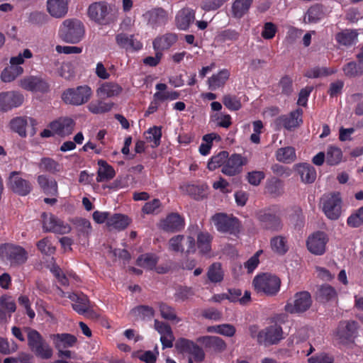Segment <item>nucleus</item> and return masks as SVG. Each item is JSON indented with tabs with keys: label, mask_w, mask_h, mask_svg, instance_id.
Returning <instances> with one entry per match:
<instances>
[{
	"label": "nucleus",
	"mask_w": 363,
	"mask_h": 363,
	"mask_svg": "<svg viewBox=\"0 0 363 363\" xmlns=\"http://www.w3.org/2000/svg\"><path fill=\"white\" fill-rule=\"evenodd\" d=\"M114 6L106 1H99L91 4L87 9L89 19L100 26H108L114 23L117 18Z\"/></svg>",
	"instance_id": "1"
},
{
	"label": "nucleus",
	"mask_w": 363,
	"mask_h": 363,
	"mask_svg": "<svg viewBox=\"0 0 363 363\" xmlns=\"http://www.w3.org/2000/svg\"><path fill=\"white\" fill-rule=\"evenodd\" d=\"M85 33L84 23L77 18L65 20L60 26L58 35L61 40L68 43H78Z\"/></svg>",
	"instance_id": "2"
},
{
	"label": "nucleus",
	"mask_w": 363,
	"mask_h": 363,
	"mask_svg": "<svg viewBox=\"0 0 363 363\" xmlns=\"http://www.w3.org/2000/svg\"><path fill=\"white\" fill-rule=\"evenodd\" d=\"M255 290L269 296L277 294L280 290L281 280L276 276L268 273L257 275L252 281Z\"/></svg>",
	"instance_id": "3"
},
{
	"label": "nucleus",
	"mask_w": 363,
	"mask_h": 363,
	"mask_svg": "<svg viewBox=\"0 0 363 363\" xmlns=\"http://www.w3.org/2000/svg\"><path fill=\"white\" fill-rule=\"evenodd\" d=\"M92 95L91 88L84 84L65 89L62 92L61 98L66 104L79 106L86 104Z\"/></svg>",
	"instance_id": "4"
},
{
	"label": "nucleus",
	"mask_w": 363,
	"mask_h": 363,
	"mask_svg": "<svg viewBox=\"0 0 363 363\" xmlns=\"http://www.w3.org/2000/svg\"><path fill=\"white\" fill-rule=\"evenodd\" d=\"M320 204L323 212L328 219L335 220L340 217L342 200L340 192L325 194L320 199Z\"/></svg>",
	"instance_id": "5"
},
{
	"label": "nucleus",
	"mask_w": 363,
	"mask_h": 363,
	"mask_svg": "<svg viewBox=\"0 0 363 363\" xmlns=\"http://www.w3.org/2000/svg\"><path fill=\"white\" fill-rule=\"evenodd\" d=\"M359 324L355 320H342L339 323L335 337L338 344L348 346L354 342L357 335Z\"/></svg>",
	"instance_id": "6"
},
{
	"label": "nucleus",
	"mask_w": 363,
	"mask_h": 363,
	"mask_svg": "<svg viewBox=\"0 0 363 363\" xmlns=\"http://www.w3.org/2000/svg\"><path fill=\"white\" fill-rule=\"evenodd\" d=\"M0 256L5 257L11 266H19L28 259V252L19 245L6 243L0 245Z\"/></svg>",
	"instance_id": "7"
},
{
	"label": "nucleus",
	"mask_w": 363,
	"mask_h": 363,
	"mask_svg": "<svg viewBox=\"0 0 363 363\" xmlns=\"http://www.w3.org/2000/svg\"><path fill=\"white\" fill-rule=\"evenodd\" d=\"M212 220L218 231L228 233L231 235H237L240 233L241 223L238 218L228 216L225 213H216Z\"/></svg>",
	"instance_id": "8"
},
{
	"label": "nucleus",
	"mask_w": 363,
	"mask_h": 363,
	"mask_svg": "<svg viewBox=\"0 0 363 363\" xmlns=\"http://www.w3.org/2000/svg\"><path fill=\"white\" fill-rule=\"evenodd\" d=\"M7 186L13 193L26 196L33 190L30 181L22 177V172L13 171L9 174Z\"/></svg>",
	"instance_id": "9"
},
{
	"label": "nucleus",
	"mask_w": 363,
	"mask_h": 363,
	"mask_svg": "<svg viewBox=\"0 0 363 363\" xmlns=\"http://www.w3.org/2000/svg\"><path fill=\"white\" fill-rule=\"evenodd\" d=\"M20 86L25 90L45 94L50 91V84L47 79L41 75H30L20 81Z\"/></svg>",
	"instance_id": "10"
},
{
	"label": "nucleus",
	"mask_w": 363,
	"mask_h": 363,
	"mask_svg": "<svg viewBox=\"0 0 363 363\" xmlns=\"http://www.w3.org/2000/svg\"><path fill=\"white\" fill-rule=\"evenodd\" d=\"M311 296L308 291H301L295 294L294 300L288 301L284 306L286 312L299 313L306 311L311 306Z\"/></svg>",
	"instance_id": "11"
},
{
	"label": "nucleus",
	"mask_w": 363,
	"mask_h": 363,
	"mask_svg": "<svg viewBox=\"0 0 363 363\" xmlns=\"http://www.w3.org/2000/svg\"><path fill=\"white\" fill-rule=\"evenodd\" d=\"M257 218L265 230L278 232L283 228L280 216L272 211L271 208L259 211L257 213Z\"/></svg>",
	"instance_id": "12"
},
{
	"label": "nucleus",
	"mask_w": 363,
	"mask_h": 363,
	"mask_svg": "<svg viewBox=\"0 0 363 363\" xmlns=\"http://www.w3.org/2000/svg\"><path fill=\"white\" fill-rule=\"evenodd\" d=\"M175 348L181 354L191 355L196 362H201L205 358L203 349L194 341L186 338H179L175 343Z\"/></svg>",
	"instance_id": "13"
},
{
	"label": "nucleus",
	"mask_w": 363,
	"mask_h": 363,
	"mask_svg": "<svg viewBox=\"0 0 363 363\" xmlns=\"http://www.w3.org/2000/svg\"><path fill=\"white\" fill-rule=\"evenodd\" d=\"M175 348L181 354L191 355L196 362H201L205 358L203 349L194 341L186 338H179L175 343Z\"/></svg>",
	"instance_id": "14"
},
{
	"label": "nucleus",
	"mask_w": 363,
	"mask_h": 363,
	"mask_svg": "<svg viewBox=\"0 0 363 363\" xmlns=\"http://www.w3.org/2000/svg\"><path fill=\"white\" fill-rule=\"evenodd\" d=\"M43 229L45 232H52L57 234L68 233L71 228L63 221L51 213H42Z\"/></svg>",
	"instance_id": "15"
},
{
	"label": "nucleus",
	"mask_w": 363,
	"mask_h": 363,
	"mask_svg": "<svg viewBox=\"0 0 363 363\" xmlns=\"http://www.w3.org/2000/svg\"><path fill=\"white\" fill-rule=\"evenodd\" d=\"M283 339V330L280 325H274L259 331L257 342L260 345H275Z\"/></svg>",
	"instance_id": "16"
},
{
	"label": "nucleus",
	"mask_w": 363,
	"mask_h": 363,
	"mask_svg": "<svg viewBox=\"0 0 363 363\" xmlns=\"http://www.w3.org/2000/svg\"><path fill=\"white\" fill-rule=\"evenodd\" d=\"M328 241V238L324 232L317 231L308 238L306 246L312 254L322 255L325 252Z\"/></svg>",
	"instance_id": "17"
},
{
	"label": "nucleus",
	"mask_w": 363,
	"mask_h": 363,
	"mask_svg": "<svg viewBox=\"0 0 363 363\" xmlns=\"http://www.w3.org/2000/svg\"><path fill=\"white\" fill-rule=\"evenodd\" d=\"M185 227L184 218L178 213H170L162 219L160 228L164 232L177 233L182 231Z\"/></svg>",
	"instance_id": "18"
},
{
	"label": "nucleus",
	"mask_w": 363,
	"mask_h": 363,
	"mask_svg": "<svg viewBox=\"0 0 363 363\" xmlns=\"http://www.w3.org/2000/svg\"><path fill=\"white\" fill-rule=\"evenodd\" d=\"M194 235H196V245L199 253L208 255L211 251L213 236L208 232L200 231L197 225H191L188 229Z\"/></svg>",
	"instance_id": "19"
},
{
	"label": "nucleus",
	"mask_w": 363,
	"mask_h": 363,
	"mask_svg": "<svg viewBox=\"0 0 363 363\" xmlns=\"http://www.w3.org/2000/svg\"><path fill=\"white\" fill-rule=\"evenodd\" d=\"M24 101L23 95L17 91L0 93V111L7 112L20 106Z\"/></svg>",
	"instance_id": "20"
},
{
	"label": "nucleus",
	"mask_w": 363,
	"mask_h": 363,
	"mask_svg": "<svg viewBox=\"0 0 363 363\" xmlns=\"http://www.w3.org/2000/svg\"><path fill=\"white\" fill-rule=\"evenodd\" d=\"M247 163V159L240 154H233L228 157L222 167L221 172L227 176H235L239 174L242 166Z\"/></svg>",
	"instance_id": "21"
},
{
	"label": "nucleus",
	"mask_w": 363,
	"mask_h": 363,
	"mask_svg": "<svg viewBox=\"0 0 363 363\" xmlns=\"http://www.w3.org/2000/svg\"><path fill=\"white\" fill-rule=\"evenodd\" d=\"M303 110L300 108L291 111L289 115H282L279 116L276 123L278 125L282 126L287 130H291L299 126L303 121L301 116Z\"/></svg>",
	"instance_id": "22"
},
{
	"label": "nucleus",
	"mask_w": 363,
	"mask_h": 363,
	"mask_svg": "<svg viewBox=\"0 0 363 363\" xmlns=\"http://www.w3.org/2000/svg\"><path fill=\"white\" fill-rule=\"evenodd\" d=\"M116 42L121 48L129 52L138 51L143 48V43L134 35L118 33L116 35Z\"/></svg>",
	"instance_id": "23"
},
{
	"label": "nucleus",
	"mask_w": 363,
	"mask_h": 363,
	"mask_svg": "<svg viewBox=\"0 0 363 363\" xmlns=\"http://www.w3.org/2000/svg\"><path fill=\"white\" fill-rule=\"evenodd\" d=\"M143 18L147 21V24L155 28L166 23L167 13L164 9L157 7L146 11L143 13Z\"/></svg>",
	"instance_id": "24"
},
{
	"label": "nucleus",
	"mask_w": 363,
	"mask_h": 363,
	"mask_svg": "<svg viewBox=\"0 0 363 363\" xmlns=\"http://www.w3.org/2000/svg\"><path fill=\"white\" fill-rule=\"evenodd\" d=\"M74 125L75 123L73 119L65 117L60 118L50 123V128L54 133L63 137L72 133Z\"/></svg>",
	"instance_id": "25"
},
{
	"label": "nucleus",
	"mask_w": 363,
	"mask_h": 363,
	"mask_svg": "<svg viewBox=\"0 0 363 363\" xmlns=\"http://www.w3.org/2000/svg\"><path fill=\"white\" fill-rule=\"evenodd\" d=\"M195 20V11L189 7L180 9L175 16V24L178 29L186 30Z\"/></svg>",
	"instance_id": "26"
},
{
	"label": "nucleus",
	"mask_w": 363,
	"mask_h": 363,
	"mask_svg": "<svg viewBox=\"0 0 363 363\" xmlns=\"http://www.w3.org/2000/svg\"><path fill=\"white\" fill-rule=\"evenodd\" d=\"M70 0H48L47 11L49 14L56 18L65 17L68 12Z\"/></svg>",
	"instance_id": "27"
},
{
	"label": "nucleus",
	"mask_w": 363,
	"mask_h": 363,
	"mask_svg": "<svg viewBox=\"0 0 363 363\" xmlns=\"http://www.w3.org/2000/svg\"><path fill=\"white\" fill-rule=\"evenodd\" d=\"M197 342L202 344L206 350L216 352H221L226 348L225 341L216 336H202L197 339Z\"/></svg>",
	"instance_id": "28"
},
{
	"label": "nucleus",
	"mask_w": 363,
	"mask_h": 363,
	"mask_svg": "<svg viewBox=\"0 0 363 363\" xmlns=\"http://www.w3.org/2000/svg\"><path fill=\"white\" fill-rule=\"evenodd\" d=\"M55 349L69 348L74 347L77 342L75 335L70 333H57L50 336Z\"/></svg>",
	"instance_id": "29"
},
{
	"label": "nucleus",
	"mask_w": 363,
	"mask_h": 363,
	"mask_svg": "<svg viewBox=\"0 0 363 363\" xmlns=\"http://www.w3.org/2000/svg\"><path fill=\"white\" fill-rule=\"evenodd\" d=\"M253 0H235L231 6V16L235 19H240L248 13Z\"/></svg>",
	"instance_id": "30"
},
{
	"label": "nucleus",
	"mask_w": 363,
	"mask_h": 363,
	"mask_svg": "<svg viewBox=\"0 0 363 363\" xmlns=\"http://www.w3.org/2000/svg\"><path fill=\"white\" fill-rule=\"evenodd\" d=\"M123 91L121 85L116 82H104L96 89V94L99 96L107 98L118 96Z\"/></svg>",
	"instance_id": "31"
},
{
	"label": "nucleus",
	"mask_w": 363,
	"mask_h": 363,
	"mask_svg": "<svg viewBox=\"0 0 363 363\" xmlns=\"http://www.w3.org/2000/svg\"><path fill=\"white\" fill-rule=\"evenodd\" d=\"M230 73L228 69H223L217 74H213L208 79L209 89L215 91L220 87L224 86L226 82L230 77Z\"/></svg>",
	"instance_id": "32"
},
{
	"label": "nucleus",
	"mask_w": 363,
	"mask_h": 363,
	"mask_svg": "<svg viewBox=\"0 0 363 363\" xmlns=\"http://www.w3.org/2000/svg\"><path fill=\"white\" fill-rule=\"evenodd\" d=\"M177 41L175 33H166L161 37L155 38L153 41V48L156 51L168 50Z\"/></svg>",
	"instance_id": "33"
},
{
	"label": "nucleus",
	"mask_w": 363,
	"mask_h": 363,
	"mask_svg": "<svg viewBox=\"0 0 363 363\" xmlns=\"http://www.w3.org/2000/svg\"><path fill=\"white\" fill-rule=\"evenodd\" d=\"M23 330L27 334L28 345L31 352H34L38 347L44 343L45 340L38 331L33 328L24 327Z\"/></svg>",
	"instance_id": "34"
},
{
	"label": "nucleus",
	"mask_w": 363,
	"mask_h": 363,
	"mask_svg": "<svg viewBox=\"0 0 363 363\" xmlns=\"http://www.w3.org/2000/svg\"><path fill=\"white\" fill-rule=\"evenodd\" d=\"M265 193L274 198L279 197L284 194V183L276 177L267 179L265 184Z\"/></svg>",
	"instance_id": "35"
},
{
	"label": "nucleus",
	"mask_w": 363,
	"mask_h": 363,
	"mask_svg": "<svg viewBox=\"0 0 363 363\" xmlns=\"http://www.w3.org/2000/svg\"><path fill=\"white\" fill-rule=\"evenodd\" d=\"M97 163L99 166L96 177V181L98 182L110 180L115 177L116 172L112 166L108 164L106 161L99 160Z\"/></svg>",
	"instance_id": "36"
},
{
	"label": "nucleus",
	"mask_w": 363,
	"mask_h": 363,
	"mask_svg": "<svg viewBox=\"0 0 363 363\" xmlns=\"http://www.w3.org/2000/svg\"><path fill=\"white\" fill-rule=\"evenodd\" d=\"M130 218L121 213H115L107 221V225L118 230H123L130 223Z\"/></svg>",
	"instance_id": "37"
},
{
	"label": "nucleus",
	"mask_w": 363,
	"mask_h": 363,
	"mask_svg": "<svg viewBox=\"0 0 363 363\" xmlns=\"http://www.w3.org/2000/svg\"><path fill=\"white\" fill-rule=\"evenodd\" d=\"M337 298V293L335 289L329 284L321 285L317 291V298L320 302L335 301Z\"/></svg>",
	"instance_id": "38"
},
{
	"label": "nucleus",
	"mask_w": 363,
	"mask_h": 363,
	"mask_svg": "<svg viewBox=\"0 0 363 363\" xmlns=\"http://www.w3.org/2000/svg\"><path fill=\"white\" fill-rule=\"evenodd\" d=\"M38 183L45 194L54 196L57 193V184L55 179H50L45 175H39Z\"/></svg>",
	"instance_id": "39"
},
{
	"label": "nucleus",
	"mask_w": 363,
	"mask_h": 363,
	"mask_svg": "<svg viewBox=\"0 0 363 363\" xmlns=\"http://www.w3.org/2000/svg\"><path fill=\"white\" fill-rule=\"evenodd\" d=\"M298 173L301 181L305 184H311L316 179V171L315 168L308 164H301L298 167Z\"/></svg>",
	"instance_id": "40"
},
{
	"label": "nucleus",
	"mask_w": 363,
	"mask_h": 363,
	"mask_svg": "<svg viewBox=\"0 0 363 363\" xmlns=\"http://www.w3.org/2000/svg\"><path fill=\"white\" fill-rule=\"evenodd\" d=\"M324 17L323 7L320 4L311 6L307 11L304 21L309 23H315Z\"/></svg>",
	"instance_id": "41"
},
{
	"label": "nucleus",
	"mask_w": 363,
	"mask_h": 363,
	"mask_svg": "<svg viewBox=\"0 0 363 363\" xmlns=\"http://www.w3.org/2000/svg\"><path fill=\"white\" fill-rule=\"evenodd\" d=\"M358 33L354 30H345L335 35L336 41L345 46H351L357 39Z\"/></svg>",
	"instance_id": "42"
},
{
	"label": "nucleus",
	"mask_w": 363,
	"mask_h": 363,
	"mask_svg": "<svg viewBox=\"0 0 363 363\" xmlns=\"http://www.w3.org/2000/svg\"><path fill=\"white\" fill-rule=\"evenodd\" d=\"M114 103L106 102L103 100L93 101L89 104L88 110L94 114H103L109 112L113 107Z\"/></svg>",
	"instance_id": "43"
},
{
	"label": "nucleus",
	"mask_w": 363,
	"mask_h": 363,
	"mask_svg": "<svg viewBox=\"0 0 363 363\" xmlns=\"http://www.w3.org/2000/svg\"><path fill=\"white\" fill-rule=\"evenodd\" d=\"M130 313L135 317V320H150L155 315L153 308L145 305H140L133 308Z\"/></svg>",
	"instance_id": "44"
},
{
	"label": "nucleus",
	"mask_w": 363,
	"mask_h": 363,
	"mask_svg": "<svg viewBox=\"0 0 363 363\" xmlns=\"http://www.w3.org/2000/svg\"><path fill=\"white\" fill-rule=\"evenodd\" d=\"M296 157V150L291 146L279 148L276 152V158L281 162L291 163Z\"/></svg>",
	"instance_id": "45"
},
{
	"label": "nucleus",
	"mask_w": 363,
	"mask_h": 363,
	"mask_svg": "<svg viewBox=\"0 0 363 363\" xmlns=\"http://www.w3.org/2000/svg\"><path fill=\"white\" fill-rule=\"evenodd\" d=\"M326 163L330 166L337 165L342 159V150L336 146H328L326 151Z\"/></svg>",
	"instance_id": "46"
},
{
	"label": "nucleus",
	"mask_w": 363,
	"mask_h": 363,
	"mask_svg": "<svg viewBox=\"0 0 363 363\" xmlns=\"http://www.w3.org/2000/svg\"><path fill=\"white\" fill-rule=\"evenodd\" d=\"M270 245L273 252L279 255H285L289 250L286 239L281 235H277L271 238Z\"/></svg>",
	"instance_id": "47"
},
{
	"label": "nucleus",
	"mask_w": 363,
	"mask_h": 363,
	"mask_svg": "<svg viewBox=\"0 0 363 363\" xmlns=\"http://www.w3.org/2000/svg\"><path fill=\"white\" fill-rule=\"evenodd\" d=\"M72 301H76L72 304V308L79 314H84L87 312L89 308L88 298L86 296H78L76 294H72L68 296Z\"/></svg>",
	"instance_id": "48"
},
{
	"label": "nucleus",
	"mask_w": 363,
	"mask_h": 363,
	"mask_svg": "<svg viewBox=\"0 0 363 363\" xmlns=\"http://www.w3.org/2000/svg\"><path fill=\"white\" fill-rule=\"evenodd\" d=\"M158 262V257L154 254L146 253L140 255L137 260L136 264L140 267L153 269Z\"/></svg>",
	"instance_id": "49"
},
{
	"label": "nucleus",
	"mask_w": 363,
	"mask_h": 363,
	"mask_svg": "<svg viewBox=\"0 0 363 363\" xmlns=\"http://www.w3.org/2000/svg\"><path fill=\"white\" fill-rule=\"evenodd\" d=\"M23 72L22 67L10 65L4 69L1 74V79L4 82H11Z\"/></svg>",
	"instance_id": "50"
},
{
	"label": "nucleus",
	"mask_w": 363,
	"mask_h": 363,
	"mask_svg": "<svg viewBox=\"0 0 363 363\" xmlns=\"http://www.w3.org/2000/svg\"><path fill=\"white\" fill-rule=\"evenodd\" d=\"M336 72V69L328 68L325 67H315L308 69L306 72L305 77L308 78H319L321 77H328L335 74Z\"/></svg>",
	"instance_id": "51"
},
{
	"label": "nucleus",
	"mask_w": 363,
	"mask_h": 363,
	"mask_svg": "<svg viewBox=\"0 0 363 363\" xmlns=\"http://www.w3.org/2000/svg\"><path fill=\"white\" fill-rule=\"evenodd\" d=\"M207 277L211 282H220L223 279V272L220 263H213L208 268Z\"/></svg>",
	"instance_id": "52"
},
{
	"label": "nucleus",
	"mask_w": 363,
	"mask_h": 363,
	"mask_svg": "<svg viewBox=\"0 0 363 363\" xmlns=\"http://www.w3.org/2000/svg\"><path fill=\"white\" fill-rule=\"evenodd\" d=\"M27 120L23 117H16L10 121L11 129L21 137L26 136Z\"/></svg>",
	"instance_id": "53"
},
{
	"label": "nucleus",
	"mask_w": 363,
	"mask_h": 363,
	"mask_svg": "<svg viewBox=\"0 0 363 363\" xmlns=\"http://www.w3.org/2000/svg\"><path fill=\"white\" fill-rule=\"evenodd\" d=\"M228 156L229 154L227 151H220L217 155L212 156L208 162V169L211 171H213L218 167H223Z\"/></svg>",
	"instance_id": "54"
},
{
	"label": "nucleus",
	"mask_w": 363,
	"mask_h": 363,
	"mask_svg": "<svg viewBox=\"0 0 363 363\" xmlns=\"http://www.w3.org/2000/svg\"><path fill=\"white\" fill-rule=\"evenodd\" d=\"M159 308L162 318L167 320H177L179 322L181 320L177 318L174 308L166 303L161 302L159 303Z\"/></svg>",
	"instance_id": "55"
},
{
	"label": "nucleus",
	"mask_w": 363,
	"mask_h": 363,
	"mask_svg": "<svg viewBox=\"0 0 363 363\" xmlns=\"http://www.w3.org/2000/svg\"><path fill=\"white\" fill-rule=\"evenodd\" d=\"M347 225L352 228H357L363 225V206L347 218Z\"/></svg>",
	"instance_id": "56"
},
{
	"label": "nucleus",
	"mask_w": 363,
	"mask_h": 363,
	"mask_svg": "<svg viewBox=\"0 0 363 363\" xmlns=\"http://www.w3.org/2000/svg\"><path fill=\"white\" fill-rule=\"evenodd\" d=\"M222 101L224 106L231 111H236L242 108L240 99L235 95H224Z\"/></svg>",
	"instance_id": "57"
},
{
	"label": "nucleus",
	"mask_w": 363,
	"mask_h": 363,
	"mask_svg": "<svg viewBox=\"0 0 363 363\" xmlns=\"http://www.w3.org/2000/svg\"><path fill=\"white\" fill-rule=\"evenodd\" d=\"M37 247L45 255L50 256L55 252L56 248L49 237L44 238L37 242Z\"/></svg>",
	"instance_id": "58"
},
{
	"label": "nucleus",
	"mask_w": 363,
	"mask_h": 363,
	"mask_svg": "<svg viewBox=\"0 0 363 363\" xmlns=\"http://www.w3.org/2000/svg\"><path fill=\"white\" fill-rule=\"evenodd\" d=\"M185 191L195 200H201L206 195V188L203 185L188 184L185 187Z\"/></svg>",
	"instance_id": "59"
},
{
	"label": "nucleus",
	"mask_w": 363,
	"mask_h": 363,
	"mask_svg": "<svg viewBox=\"0 0 363 363\" xmlns=\"http://www.w3.org/2000/svg\"><path fill=\"white\" fill-rule=\"evenodd\" d=\"M195 295V291L190 286H179L174 294V298L177 301H185Z\"/></svg>",
	"instance_id": "60"
},
{
	"label": "nucleus",
	"mask_w": 363,
	"mask_h": 363,
	"mask_svg": "<svg viewBox=\"0 0 363 363\" xmlns=\"http://www.w3.org/2000/svg\"><path fill=\"white\" fill-rule=\"evenodd\" d=\"M344 74L349 78H354L362 74L363 71L360 66L355 62H350L345 64L342 67Z\"/></svg>",
	"instance_id": "61"
},
{
	"label": "nucleus",
	"mask_w": 363,
	"mask_h": 363,
	"mask_svg": "<svg viewBox=\"0 0 363 363\" xmlns=\"http://www.w3.org/2000/svg\"><path fill=\"white\" fill-rule=\"evenodd\" d=\"M40 168L52 174L60 172V164L50 157H43L40 160Z\"/></svg>",
	"instance_id": "62"
},
{
	"label": "nucleus",
	"mask_w": 363,
	"mask_h": 363,
	"mask_svg": "<svg viewBox=\"0 0 363 363\" xmlns=\"http://www.w3.org/2000/svg\"><path fill=\"white\" fill-rule=\"evenodd\" d=\"M48 21L49 17L44 12L33 11L28 16V22L33 25L41 26L46 24Z\"/></svg>",
	"instance_id": "63"
},
{
	"label": "nucleus",
	"mask_w": 363,
	"mask_h": 363,
	"mask_svg": "<svg viewBox=\"0 0 363 363\" xmlns=\"http://www.w3.org/2000/svg\"><path fill=\"white\" fill-rule=\"evenodd\" d=\"M34 354L42 359H50L53 354V350L50 345L45 340L44 343L38 347L34 351Z\"/></svg>",
	"instance_id": "64"
}]
</instances>
